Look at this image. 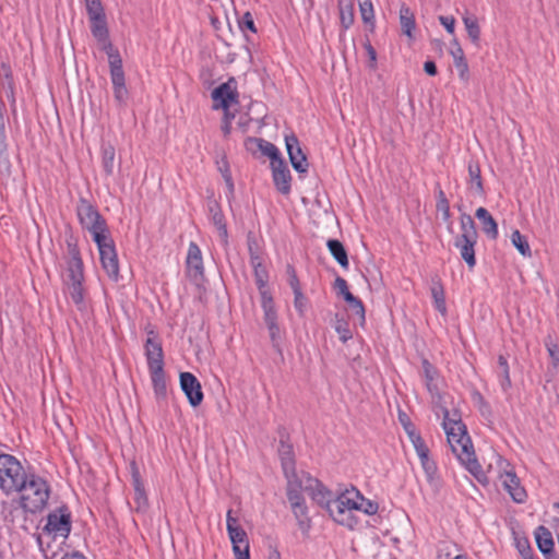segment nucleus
Masks as SVG:
<instances>
[{"instance_id":"24","label":"nucleus","mask_w":559,"mask_h":559,"mask_svg":"<svg viewBox=\"0 0 559 559\" xmlns=\"http://www.w3.org/2000/svg\"><path fill=\"white\" fill-rule=\"evenodd\" d=\"M108 56V62L110 68V79L112 87L126 85L124 72L122 68V59L119 52H110Z\"/></svg>"},{"instance_id":"34","label":"nucleus","mask_w":559,"mask_h":559,"mask_svg":"<svg viewBox=\"0 0 559 559\" xmlns=\"http://www.w3.org/2000/svg\"><path fill=\"white\" fill-rule=\"evenodd\" d=\"M453 44L455 45V49L451 50V55L453 57L455 68L459 71V76L461 80L467 81L469 76L468 64L465 60L463 49L461 48L456 39L453 40Z\"/></svg>"},{"instance_id":"52","label":"nucleus","mask_w":559,"mask_h":559,"mask_svg":"<svg viewBox=\"0 0 559 559\" xmlns=\"http://www.w3.org/2000/svg\"><path fill=\"white\" fill-rule=\"evenodd\" d=\"M253 271H254V277H255V283L258 285V288L259 289L265 288L267 278H269L266 269L262 265L259 267H254Z\"/></svg>"},{"instance_id":"42","label":"nucleus","mask_w":559,"mask_h":559,"mask_svg":"<svg viewBox=\"0 0 559 559\" xmlns=\"http://www.w3.org/2000/svg\"><path fill=\"white\" fill-rule=\"evenodd\" d=\"M335 331L340 335L342 342H346L353 337V332L349 326V322L345 317H336L334 322Z\"/></svg>"},{"instance_id":"6","label":"nucleus","mask_w":559,"mask_h":559,"mask_svg":"<svg viewBox=\"0 0 559 559\" xmlns=\"http://www.w3.org/2000/svg\"><path fill=\"white\" fill-rule=\"evenodd\" d=\"M26 472L21 462L11 454H0V489L7 495L17 492Z\"/></svg>"},{"instance_id":"36","label":"nucleus","mask_w":559,"mask_h":559,"mask_svg":"<svg viewBox=\"0 0 559 559\" xmlns=\"http://www.w3.org/2000/svg\"><path fill=\"white\" fill-rule=\"evenodd\" d=\"M250 144H255L257 147L261 151V153L267 157H270L271 163L275 160H283L280 155L278 148L263 139H249Z\"/></svg>"},{"instance_id":"23","label":"nucleus","mask_w":559,"mask_h":559,"mask_svg":"<svg viewBox=\"0 0 559 559\" xmlns=\"http://www.w3.org/2000/svg\"><path fill=\"white\" fill-rule=\"evenodd\" d=\"M488 473H492L500 481L515 473L509 461L498 453L492 454V462L488 466Z\"/></svg>"},{"instance_id":"33","label":"nucleus","mask_w":559,"mask_h":559,"mask_svg":"<svg viewBox=\"0 0 559 559\" xmlns=\"http://www.w3.org/2000/svg\"><path fill=\"white\" fill-rule=\"evenodd\" d=\"M352 497L357 502V506L354 507L356 511H361L367 515H373L378 512L379 506L377 502L365 498L357 489L352 488Z\"/></svg>"},{"instance_id":"19","label":"nucleus","mask_w":559,"mask_h":559,"mask_svg":"<svg viewBox=\"0 0 559 559\" xmlns=\"http://www.w3.org/2000/svg\"><path fill=\"white\" fill-rule=\"evenodd\" d=\"M229 539L233 545V551L236 559H250L249 555V540L247 533L242 527L228 533Z\"/></svg>"},{"instance_id":"59","label":"nucleus","mask_w":559,"mask_h":559,"mask_svg":"<svg viewBox=\"0 0 559 559\" xmlns=\"http://www.w3.org/2000/svg\"><path fill=\"white\" fill-rule=\"evenodd\" d=\"M399 419H400L402 426L404 427L408 437H409V431H416L415 426L411 423L409 418L407 417V415L405 413H400Z\"/></svg>"},{"instance_id":"16","label":"nucleus","mask_w":559,"mask_h":559,"mask_svg":"<svg viewBox=\"0 0 559 559\" xmlns=\"http://www.w3.org/2000/svg\"><path fill=\"white\" fill-rule=\"evenodd\" d=\"M273 181L276 189L283 193L290 192V171L284 160H275L271 163Z\"/></svg>"},{"instance_id":"62","label":"nucleus","mask_w":559,"mask_h":559,"mask_svg":"<svg viewBox=\"0 0 559 559\" xmlns=\"http://www.w3.org/2000/svg\"><path fill=\"white\" fill-rule=\"evenodd\" d=\"M365 49H366L367 55H368L369 60H370L369 67L371 69H376V67H377V52H376V49L371 46L370 43H367L365 45Z\"/></svg>"},{"instance_id":"22","label":"nucleus","mask_w":559,"mask_h":559,"mask_svg":"<svg viewBox=\"0 0 559 559\" xmlns=\"http://www.w3.org/2000/svg\"><path fill=\"white\" fill-rule=\"evenodd\" d=\"M209 212H210V219L213 223V225L216 227L218 237L223 245H227L228 242V233L226 223L224 219V214L221 211L219 205L213 201L209 203Z\"/></svg>"},{"instance_id":"11","label":"nucleus","mask_w":559,"mask_h":559,"mask_svg":"<svg viewBox=\"0 0 559 559\" xmlns=\"http://www.w3.org/2000/svg\"><path fill=\"white\" fill-rule=\"evenodd\" d=\"M287 498L299 528L302 532H308L311 526V520L308 516V508L300 492V483H293V485L287 486Z\"/></svg>"},{"instance_id":"3","label":"nucleus","mask_w":559,"mask_h":559,"mask_svg":"<svg viewBox=\"0 0 559 559\" xmlns=\"http://www.w3.org/2000/svg\"><path fill=\"white\" fill-rule=\"evenodd\" d=\"M71 531V516L67 509H59L48 514L47 523L37 536V543L45 554L52 548V544L59 548Z\"/></svg>"},{"instance_id":"60","label":"nucleus","mask_w":559,"mask_h":559,"mask_svg":"<svg viewBox=\"0 0 559 559\" xmlns=\"http://www.w3.org/2000/svg\"><path fill=\"white\" fill-rule=\"evenodd\" d=\"M248 246H249V253H250V264L251 266L254 269V267H259V266H262V259L259 254V252H252V245H251V241L249 240L248 242Z\"/></svg>"},{"instance_id":"51","label":"nucleus","mask_w":559,"mask_h":559,"mask_svg":"<svg viewBox=\"0 0 559 559\" xmlns=\"http://www.w3.org/2000/svg\"><path fill=\"white\" fill-rule=\"evenodd\" d=\"M294 306L296 311L302 313L309 310V300L302 294V292H298L294 294Z\"/></svg>"},{"instance_id":"9","label":"nucleus","mask_w":559,"mask_h":559,"mask_svg":"<svg viewBox=\"0 0 559 559\" xmlns=\"http://www.w3.org/2000/svg\"><path fill=\"white\" fill-rule=\"evenodd\" d=\"M97 245L100 262L104 271L112 281L119 278V262L118 255L115 249L114 240L109 234L100 237L99 240H94Z\"/></svg>"},{"instance_id":"63","label":"nucleus","mask_w":559,"mask_h":559,"mask_svg":"<svg viewBox=\"0 0 559 559\" xmlns=\"http://www.w3.org/2000/svg\"><path fill=\"white\" fill-rule=\"evenodd\" d=\"M231 118H234L233 115L229 114V111H226L224 114V120H223V124H222V131L224 133L225 136L229 135L230 134V131H231Z\"/></svg>"},{"instance_id":"31","label":"nucleus","mask_w":559,"mask_h":559,"mask_svg":"<svg viewBox=\"0 0 559 559\" xmlns=\"http://www.w3.org/2000/svg\"><path fill=\"white\" fill-rule=\"evenodd\" d=\"M150 376L156 400H165L167 396V381L164 369L150 370Z\"/></svg>"},{"instance_id":"47","label":"nucleus","mask_w":559,"mask_h":559,"mask_svg":"<svg viewBox=\"0 0 559 559\" xmlns=\"http://www.w3.org/2000/svg\"><path fill=\"white\" fill-rule=\"evenodd\" d=\"M437 210L441 212L442 218L448 222L450 218V204L442 190L437 193Z\"/></svg>"},{"instance_id":"7","label":"nucleus","mask_w":559,"mask_h":559,"mask_svg":"<svg viewBox=\"0 0 559 559\" xmlns=\"http://www.w3.org/2000/svg\"><path fill=\"white\" fill-rule=\"evenodd\" d=\"M357 502L352 497V490L347 489L338 495L332 504H329V514L340 525H343L349 530L356 528L358 520L354 515V507Z\"/></svg>"},{"instance_id":"18","label":"nucleus","mask_w":559,"mask_h":559,"mask_svg":"<svg viewBox=\"0 0 559 559\" xmlns=\"http://www.w3.org/2000/svg\"><path fill=\"white\" fill-rule=\"evenodd\" d=\"M91 29L93 36L97 39L98 44L100 45V48L109 55L110 52H117L109 38H108V28L106 24L105 16L99 19H93L91 20Z\"/></svg>"},{"instance_id":"20","label":"nucleus","mask_w":559,"mask_h":559,"mask_svg":"<svg viewBox=\"0 0 559 559\" xmlns=\"http://www.w3.org/2000/svg\"><path fill=\"white\" fill-rule=\"evenodd\" d=\"M144 350L148 371L164 369V352L162 343H152L151 341L145 342Z\"/></svg>"},{"instance_id":"30","label":"nucleus","mask_w":559,"mask_h":559,"mask_svg":"<svg viewBox=\"0 0 559 559\" xmlns=\"http://www.w3.org/2000/svg\"><path fill=\"white\" fill-rule=\"evenodd\" d=\"M400 25L402 33L408 37L409 40L414 39V31L416 28V22L415 16L412 10L402 5L400 9Z\"/></svg>"},{"instance_id":"5","label":"nucleus","mask_w":559,"mask_h":559,"mask_svg":"<svg viewBox=\"0 0 559 559\" xmlns=\"http://www.w3.org/2000/svg\"><path fill=\"white\" fill-rule=\"evenodd\" d=\"M461 234L454 238L453 245L459 249L461 258L465 261L469 269L476 264L475 245L478 234L473 217L467 213L460 216Z\"/></svg>"},{"instance_id":"44","label":"nucleus","mask_w":559,"mask_h":559,"mask_svg":"<svg viewBox=\"0 0 559 559\" xmlns=\"http://www.w3.org/2000/svg\"><path fill=\"white\" fill-rule=\"evenodd\" d=\"M361 20L366 24H373L374 11L371 0H359Z\"/></svg>"},{"instance_id":"43","label":"nucleus","mask_w":559,"mask_h":559,"mask_svg":"<svg viewBox=\"0 0 559 559\" xmlns=\"http://www.w3.org/2000/svg\"><path fill=\"white\" fill-rule=\"evenodd\" d=\"M431 294L435 302L436 310L444 313L447 310L443 288L439 283H435L431 287Z\"/></svg>"},{"instance_id":"8","label":"nucleus","mask_w":559,"mask_h":559,"mask_svg":"<svg viewBox=\"0 0 559 559\" xmlns=\"http://www.w3.org/2000/svg\"><path fill=\"white\" fill-rule=\"evenodd\" d=\"M76 213L82 227L92 234L93 240H99L109 234L105 219L88 201L81 199Z\"/></svg>"},{"instance_id":"37","label":"nucleus","mask_w":559,"mask_h":559,"mask_svg":"<svg viewBox=\"0 0 559 559\" xmlns=\"http://www.w3.org/2000/svg\"><path fill=\"white\" fill-rule=\"evenodd\" d=\"M536 543L543 554L551 552L555 545L550 532L544 526H539L536 531Z\"/></svg>"},{"instance_id":"25","label":"nucleus","mask_w":559,"mask_h":559,"mask_svg":"<svg viewBox=\"0 0 559 559\" xmlns=\"http://www.w3.org/2000/svg\"><path fill=\"white\" fill-rule=\"evenodd\" d=\"M0 86L5 91L12 106L15 105V86L11 67L7 62L0 63Z\"/></svg>"},{"instance_id":"38","label":"nucleus","mask_w":559,"mask_h":559,"mask_svg":"<svg viewBox=\"0 0 559 559\" xmlns=\"http://www.w3.org/2000/svg\"><path fill=\"white\" fill-rule=\"evenodd\" d=\"M116 150L111 144L102 147V165L107 176H112L115 170Z\"/></svg>"},{"instance_id":"29","label":"nucleus","mask_w":559,"mask_h":559,"mask_svg":"<svg viewBox=\"0 0 559 559\" xmlns=\"http://www.w3.org/2000/svg\"><path fill=\"white\" fill-rule=\"evenodd\" d=\"M335 288L337 289L338 294L342 295L344 299L350 305L356 314H364L365 309L362 302L349 292L347 282L344 278L336 277Z\"/></svg>"},{"instance_id":"10","label":"nucleus","mask_w":559,"mask_h":559,"mask_svg":"<svg viewBox=\"0 0 559 559\" xmlns=\"http://www.w3.org/2000/svg\"><path fill=\"white\" fill-rule=\"evenodd\" d=\"M300 492H307L313 501L329 511V504H332L334 499L332 492L325 488L317 478L311 477L307 473H301Z\"/></svg>"},{"instance_id":"26","label":"nucleus","mask_w":559,"mask_h":559,"mask_svg":"<svg viewBox=\"0 0 559 559\" xmlns=\"http://www.w3.org/2000/svg\"><path fill=\"white\" fill-rule=\"evenodd\" d=\"M476 218L481 225L483 231L489 239H496L498 237V224L492 215L485 209L478 207L475 212Z\"/></svg>"},{"instance_id":"17","label":"nucleus","mask_w":559,"mask_h":559,"mask_svg":"<svg viewBox=\"0 0 559 559\" xmlns=\"http://www.w3.org/2000/svg\"><path fill=\"white\" fill-rule=\"evenodd\" d=\"M278 451L282 467L287 479V486L293 485V483H298V480L301 478V474H297L295 469V461L292 447L282 443Z\"/></svg>"},{"instance_id":"64","label":"nucleus","mask_w":559,"mask_h":559,"mask_svg":"<svg viewBox=\"0 0 559 559\" xmlns=\"http://www.w3.org/2000/svg\"><path fill=\"white\" fill-rule=\"evenodd\" d=\"M518 549L521 552V555L523 556V558L531 555V547H530L528 540L526 538L520 539L518 542Z\"/></svg>"},{"instance_id":"21","label":"nucleus","mask_w":559,"mask_h":559,"mask_svg":"<svg viewBox=\"0 0 559 559\" xmlns=\"http://www.w3.org/2000/svg\"><path fill=\"white\" fill-rule=\"evenodd\" d=\"M501 484L514 502L524 503L526 501V490L521 485L520 478L515 473L510 477L502 479Z\"/></svg>"},{"instance_id":"12","label":"nucleus","mask_w":559,"mask_h":559,"mask_svg":"<svg viewBox=\"0 0 559 559\" xmlns=\"http://www.w3.org/2000/svg\"><path fill=\"white\" fill-rule=\"evenodd\" d=\"M212 98L214 102V109L222 108L225 112L228 111L233 104L238 103V93L235 80L230 79L227 82L221 84L218 87L214 88L212 92Z\"/></svg>"},{"instance_id":"55","label":"nucleus","mask_w":559,"mask_h":559,"mask_svg":"<svg viewBox=\"0 0 559 559\" xmlns=\"http://www.w3.org/2000/svg\"><path fill=\"white\" fill-rule=\"evenodd\" d=\"M259 290L261 293V301H262L263 310H264L265 314H270L273 311L272 297L267 293L266 287L263 289H259Z\"/></svg>"},{"instance_id":"13","label":"nucleus","mask_w":559,"mask_h":559,"mask_svg":"<svg viewBox=\"0 0 559 559\" xmlns=\"http://www.w3.org/2000/svg\"><path fill=\"white\" fill-rule=\"evenodd\" d=\"M180 388L186 394L191 406L197 407L203 401V392L200 381L190 372L180 373Z\"/></svg>"},{"instance_id":"57","label":"nucleus","mask_w":559,"mask_h":559,"mask_svg":"<svg viewBox=\"0 0 559 559\" xmlns=\"http://www.w3.org/2000/svg\"><path fill=\"white\" fill-rule=\"evenodd\" d=\"M241 527L239 524V520L233 515V511L228 510L226 514V528L227 533H231L235 530Z\"/></svg>"},{"instance_id":"45","label":"nucleus","mask_w":559,"mask_h":559,"mask_svg":"<svg viewBox=\"0 0 559 559\" xmlns=\"http://www.w3.org/2000/svg\"><path fill=\"white\" fill-rule=\"evenodd\" d=\"M86 1V11L90 16V20L104 17V9L100 3V0H85Z\"/></svg>"},{"instance_id":"40","label":"nucleus","mask_w":559,"mask_h":559,"mask_svg":"<svg viewBox=\"0 0 559 559\" xmlns=\"http://www.w3.org/2000/svg\"><path fill=\"white\" fill-rule=\"evenodd\" d=\"M463 23L465 25L468 37L474 44H477L480 38V27L475 16L465 14L463 16Z\"/></svg>"},{"instance_id":"53","label":"nucleus","mask_w":559,"mask_h":559,"mask_svg":"<svg viewBox=\"0 0 559 559\" xmlns=\"http://www.w3.org/2000/svg\"><path fill=\"white\" fill-rule=\"evenodd\" d=\"M217 165H218V169L222 173L226 183L228 185L230 190H233L234 183H233L231 174H230V169H229L227 159L225 157H223L219 162H217Z\"/></svg>"},{"instance_id":"41","label":"nucleus","mask_w":559,"mask_h":559,"mask_svg":"<svg viewBox=\"0 0 559 559\" xmlns=\"http://www.w3.org/2000/svg\"><path fill=\"white\" fill-rule=\"evenodd\" d=\"M511 242L523 257H531V247L526 238L518 229L512 231Z\"/></svg>"},{"instance_id":"4","label":"nucleus","mask_w":559,"mask_h":559,"mask_svg":"<svg viewBox=\"0 0 559 559\" xmlns=\"http://www.w3.org/2000/svg\"><path fill=\"white\" fill-rule=\"evenodd\" d=\"M22 508L31 513L44 509L49 498V486L47 481L34 474L26 475L23 485L19 486Z\"/></svg>"},{"instance_id":"54","label":"nucleus","mask_w":559,"mask_h":559,"mask_svg":"<svg viewBox=\"0 0 559 559\" xmlns=\"http://www.w3.org/2000/svg\"><path fill=\"white\" fill-rule=\"evenodd\" d=\"M112 88H114V96H115L116 102L120 106H124L126 103H127V99H128V94H129L126 85H123V86H116V87H112Z\"/></svg>"},{"instance_id":"56","label":"nucleus","mask_w":559,"mask_h":559,"mask_svg":"<svg viewBox=\"0 0 559 559\" xmlns=\"http://www.w3.org/2000/svg\"><path fill=\"white\" fill-rule=\"evenodd\" d=\"M239 26L241 29L247 28V29L251 31L252 33L257 32L253 17H252L251 13H249V12H246L243 14L241 21L239 22Z\"/></svg>"},{"instance_id":"61","label":"nucleus","mask_w":559,"mask_h":559,"mask_svg":"<svg viewBox=\"0 0 559 559\" xmlns=\"http://www.w3.org/2000/svg\"><path fill=\"white\" fill-rule=\"evenodd\" d=\"M144 331L146 333L145 342L151 341L152 343H162L159 340L158 333L154 330V328L151 324H147L144 328Z\"/></svg>"},{"instance_id":"28","label":"nucleus","mask_w":559,"mask_h":559,"mask_svg":"<svg viewBox=\"0 0 559 559\" xmlns=\"http://www.w3.org/2000/svg\"><path fill=\"white\" fill-rule=\"evenodd\" d=\"M468 191L474 197L484 195V186L480 176V168L476 163L468 164Z\"/></svg>"},{"instance_id":"58","label":"nucleus","mask_w":559,"mask_h":559,"mask_svg":"<svg viewBox=\"0 0 559 559\" xmlns=\"http://www.w3.org/2000/svg\"><path fill=\"white\" fill-rule=\"evenodd\" d=\"M439 22L447 29V32L451 35L454 34L455 31V19L453 16H439Z\"/></svg>"},{"instance_id":"15","label":"nucleus","mask_w":559,"mask_h":559,"mask_svg":"<svg viewBox=\"0 0 559 559\" xmlns=\"http://www.w3.org/2000/svg\"><path fill=\"white\" fill-rule=\"evenodd\" d=\"M186 264L187 274L192 281L199 282L203 278L204 267L202 253L195 242H190L189 245Z\"/></svg>"},{"instance_id":"2","label":"nucleus","mask_w":559,"mask_h":559,"mask_svg":"<svg viewBox=\"0 0 559 559\" xmlns=\"http://www.w3.org/2000/svg\"><path fill=\"white\" fill-rule=\"evenodd\" d=\"M62 281L71 301L75 305V311L86 312L88 310L86 292L83 285L84 271L80 250L73 242H68L66 266L62 272Z\"/></svg>"},{"instance_id":"46","label":"nucleus","mask_w":559,"mask_h":559,"mask_svg":"<svg viewBox=\"0 0 559 559\" xmlns=\"http://www.w3.org/2000/svg\"><path fill=\"white\" fill-rule=\"evenodd\" d=\"M408 438L418 456L425 453H429L428 447L417 431H409Z\"/></svg>"},{"instance_id":"49","label":"nucleus","mask_w":559,"mask_h":559,"mask_svg":"<svg viewBox=\"0 0 559 559\" xmlns=\"http://www.w3.org/2000/svg\"><path fill=\"white\" fill-rule=\"evenodd\" d=\"M266 324L274 346H278V341L281 338V330L275 321V317H267Z\"/></svg>"},{"instance_id":"50","label":"nucleus","mask_w":559,"mask_h":559,"mask_svg":"<svg viewBox=\"0 0 559 559\" xmlns=\"http://www.w3.org/2000/svg\"><path fill=\"white\" fill-rule=\"evenodd\" d=\"M286 273L288 277V285L292 288L293 293L301 292L300 282L297 277L296 271L293 265H287Z\"/></svg>"},{"instance_id":"39","label":"nucleus","mask_w":559,"mask_h":559,"mask_svg":"<svg viewBox=\"0 0 559 559\" xmlns=\"http://www.w3.org/2000/svg\"><path fill=\"white\" fill-rule=\"evenodd\" d=\"M418 457L426 474L427 480L430 484H435L438 480V467L435 461L430 459L429 453L421 454Z\"/></svg>"},{"instance_id":"35","label":"nucleus","mask_w":559,"mask_h":559,"mask_svg":"<svg viewBox=\"0 0 559 559\" xmlns=\"http://www.w3.org/2000/svg\"><path fill=\"white\" fill-rule=\"evenodd\" d=\"M328 249L332 257L343 269H348V257L343 243L336 239H329Z\"/></svg>"},{"instance_id":"48","label":"nucleus","mask_w":559,"mask_h":559,"mask_svg":"<svg viewBox=\"0 0 559 559\" xmlns=\"http://www.w3.org/2000/svg\"><path fill=\"white\" fill-rule=\"evenodd\" d=\"M545 346L551 359V365L555 368L559 367V348L557 343L552 340L551 336H548L545 341Z\"/></svg>"},{"instance_id":"32","label":"nucleus","mask_w":559,"mask_h":559,"mask_svg":"<svg viewBox=\"0 0 559 559\" xmlns=\"http://www.w3.org/2000/svg\"><path fill=\"white\" fill-rule=\"evenodd\" d=\"M340 12V22L344 29H348L354 23V1L353 0H337Z\"/></svg>"},{"instance_id":"14","label":"nucleus","mask_w":559,"mask_h":559,"mask_svg":"<svg viewBox=\"0 0 559 559\" xmlns=\"http://www.w3.org/2000/svg\"><path fill=\"white\" fill-rule=\"evenodd\" d=\"M286 150L289 160L294 169L298 173H307L309 164L306 155L304 154L299 141L295 134L285 136Z\"/></svg>"},{"instance_id":"27","label":"nucleus","mask_w":559,"mask_h":559,"mask_svg":"<svg viewBox=\"0 0 559 559\" xmlns=\"http://www.w3.org/2000/svg\"><path fill=\"white\" fill-rule=\"evenodd\" d=\"M132 480H133V488H134L135 510L138 512H143L146 510V508L148 506V500H147V496L144 490L143 483L140 477V473L136 468H133Z\"/></svg>"},{"instance_id":"1","label":"nucleus","mask_w":559,"mask_h":559,"mask_svg":"<svg viewBox=\"0 0 559 559\" xmlns=\"http://www.w3.org/2000/svg\"><path fill=\"white\" fill-rule=\"evenodd\" d=\"M442 427L451 451L480 484H488L487 473L481 468L476 459L472 440L467 435L465 425L461 420V416L456 412L451 413L447 408H442Z\"/></svg>"}]
</instances>
